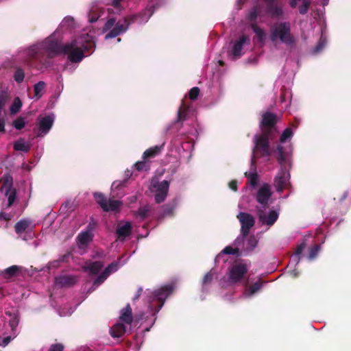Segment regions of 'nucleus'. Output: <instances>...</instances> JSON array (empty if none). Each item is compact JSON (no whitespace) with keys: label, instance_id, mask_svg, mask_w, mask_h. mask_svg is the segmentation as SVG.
<instances>
[{"label":"nucleus","instance_id":"obj_1","mask_svg":"<svg viewBox=\"0 0 351 351\" xmlns=\"http://www.w3.org/2000/svg\"><path fill=\"white\" fill-rule=\"evenodd\" d=\"M57 34L56 32L44 41L23 50L20 53V57L24 58L23 60L26 61L28 58L43 53L49 57L64 54L71 62H80L85 57V53L95 45L94 36L89 33H82L62 46L61 40L56 38Z\"/></svg>","mask_w":351,"mask_h":351},{"label":"nucleus","instance_id":"obj_2","mask_svg":"<svg viewBox=\"0 0 351 351\" xmlns=\"http://www.w3.org/2000/svg\"><path fill=\"white\" fill-rule=\"evenodd\" d=\"M276 119V115L271 112L264 114L260 123L263 134L260 136H254V147L251 160V167L249 172L245 173L248 178V182L252 186H255L258 181V175L254 162L255 159L258 157V152H261L262 156L265 157H268L271 154L269 149V140L272 139L276 135V130L274 128Z\"/></svg>","mask_w":351,"mask_h":351},{"label":"nucleus","instance_id":"obj_3","mask_svg":"<svg viewBox=\"0 0 351 351\" xmlns=\"http://www.w3.org/2000/svg\"><path fill=\"white\" fill-rule=\"evenodd\" d=\"M293 136V131L291 128L285 129L280 138V144L277 147L278 154V161L280 169L274 178V186L278 192H282L289 184L290 174L289 169L291 166V147H284L283 144L290 141Z\"/></svg>","mask_w":351,"mask_h":351},{"label":"nucleus","instance_id":"obj_4","mask_svg":"<svg viewBox=\"0 0 351 351\" xmlns=\"http://www.w3.org/2000/svg\"><path fill=\"white\" fill-rule=\"evenodd\" d=\"M247 235H239L233 243L226 246L215 258V263H228L231 262V256L238 258L252 251L258 245V239L254 235L245 240Z\"/></svg>","mask_w":351,"mask_h":351},{"label":"nucleus","instance_id":"obj_5","mask_svg":"<svg viewBox=\"0 0 351 351\" xmlns=\"http://www.w3.org/2000/svg\"><path fill=\"white\" fill-rule=\"evenodd\" d=\"M269 39L271 43L280 42L286 45H294L295 39L291 34V23L289 21H281L271 26Z\"/></svg>","mask_w":351,"mask_h":351},{"label":"nucleus","instance_id":"obj_6","mask_svg":"<svg viewBox=\"0 0 351 351\" xmlns=\"http://www.w3.org/2000/svg\"><path fill=\"white\" fill-rule=\"evenodd\" d=\"M173 290V286L169 285L162 286L154 291L149 292L148 294L150 293V295H147V302L149 303V308L153 312V316H155L160 311L165 304V300Z\"/></svg>","mask_w":351,"mask_h":351},{"label":"nucleus","instance_id":"obj_7","mask_svg":"<svg viewBox=\"0 0 351 351\" xmlns=\"http://www.w3.org/2000/svg\"><path fill=\"white\" fill-rule=\"evenodd\" d=\"M108 16H106L107 21L105 23L102 33H106L105 39H110L115 38L123 33H125L129 27V23L127 19H124L123 23L117 22L116 19L110 16V10L108 9Z\"/></svg>","mask_w":351,"mask_h":351},{"label":"nucleus","instance_id":"obj_8","mask_svg":"<svg viewBox=\"0 0 351 351\" xmlns=\"http://www.w3.org/2000/svg\"><path fill=\"white\" fill-rule=\"evenodd\" d=\"M306 247V243L305 241H302L298 245L291 256L292 261L299 262L304 258L306 261H313L318 256L321 250L319 245H315L309 248L306 253H304Z\"/></svg>","mask_w":351,"mask_h":351},{"label":"nucleus","instance_id":"obj_9","mask_svg":"<svg viewBox=\"0 0 351 351\" xmlns=\"http://www.w3.org/2000/svg\"><path fill=\"white\" fill-rule=\"evenodd\" d=\"M256 215L258 222L261 226H267V228L272 226L277 221L279 217V210L270 208L268 206L263 208H258Z\"/></svg>","mask_w":351,"mask_h":351},{"label":"nucleus","instance_id":"obj_10","mask_svg":"<svg viewBox=\"0 0 351 351\" xmlns=\"http://www.w3.org/2000/svg\"><path fill=\"white\" fill-rule=\"evenodd\" d=\"M248 269L246 265H231L227 271V282L229 285L241 283L246 277Z\"/></svg>","mask_w":351,"mask_h":351},{"label":"nucleus","instance_id":"obj_11","mask_svg":"<svg viewBox=\"0 0 351 351\" xmlns=\"http://www.w3.org/2000/svg\"><path fill=\"white\" fill-rule=\"evenodd\" d=\"M94 227L89 223L84 230L81 231L76 237V244L81 255L84 254L94 237Z\"/></svg>","mask_w":351,"mask_h":351},{"label":"nucleus","instance_id":"obj_12","mask_svg":"<svg viewBox=\"0 0 351 351\" xmlns=\"http://www.w3.org/2000/svg\"><path fill=\"white\" fill-rule=\"evenodd\" d=\"M169 188V183L166 180L162 182L152 180L149 190L154 194V199L156 203H161L165 200Z\"/></svg>","mask_w":351,"mask_h":351},{"label":"nucleus","instance_id":"obj_13","mask_svg":"<svg viewBox=\"0 0 351 351\" xmlns=\"http://www.w3.org/2000/svg\"><path fill=\"white\" fill-rule=\"evenodd\" d=\"M0 191L7 197L6 207H10L16 199V190L12 187V178L5 175L0 180Z\"/></svg>","mask_w":351,"mask_h":351},{"label":"nucleus","instance_id":"obj_14","mask_svg":"<svg viewBox=\"0 0 351 351\" xmlns=\"http://www.w3.org/2000/svg\"><path fill=\"white\" fill-rule=\"evenodd\" d=\"M33 228L34 226L29 219H22L16 223L15 231L23 240H27L32 239L34 236Z\"/></svg>","mask_w":351,"mask_h":351},{"label":"nucleus","instance_id":"obj_15","mask_svg":"<svg viewBox=\"0 0 351 351\" xmlns=\"http://www.w3.org/2000/svg\"><path fill=\"white\" fill-rule=\"evenodd\" d=\"M94 197L96 202L100 205L105 211H116L121 206V202L114 199H107L102 193H95Z\"/></svg>","mask_w":351,"mask_h":351},{"label":"nucleus","instance_id":"obj_16","mask_svg":"<svg viewBox=\"0 0 351 351\" xmlns=\"http://www.w3.org/2000/svg\"><path fill=\"white\" fill-rule=\"evenodd\" d=\"M250 37L243 34L232 43L231 55L234 59L240 58L243 53L244 47L250 45Z\"/></svg>","mask_w":351,"mask_h":351},{"label":"nucleus","instance_id":"obj_17","mask_svg":"<svg viewBox=\"0 0 351 351\" xmlns=\"http://www.w3.org/2000/svg\"><path fill=\"white\" fill-rule=\"evenodd\" d=\"M272 193L271 187L268 184H263L258 190L256 195V199L258 202V208H263L268 206Z\"/></svg>","mask_w":351,"mask_h":351},{"label":"nucleus","instance_id":"obj_18","mask_svg":"<svg viewBox=\"0 0 351 351\" xmlns=\"http://www.w3.org/2000/svg\"><path fill=\"white\" fill-rule=\"evenodd\" d=\"M55 119V116L53 114L51 113L45 117H38V132L37 134L38 136H44L46 135L53 125Z\"/></svg>","mask_w":351,"mask_h":351},{"label":"nucleus","instance_id":"obj_19","mask_svg":"<svg viewBox=\"0 0 351 351\" xmlns=\"http://www.w3.org/2000/svg\"><path fill=\"white\" fill-rule=\"evenodd\" d=\"M237 217L241 223V234L239 235H248L250 230L255 223L254 217L249 213L239 212Z\"/></svg>","mask_w":351,"mask_h":351},{"label":"nucleus","instance_id":"obj_20","mask_svg":"<svg viewBox=\"0 0 351 351\" xmlns=\"http://www.w3.org/2000/svg\"><path fill=\"white\" fill-rule=\"evenodd\" d=\"M144 313H141L134 317V321L138 322L140 320L144 319ZM119 319L123 324H131L134 320L132 315V309L130 304H128L124 308L121 310Z\"/></svg>","mask_w":351,"mask_h":351},{"label":"nucleus","instance_id":"obj_21","mask_svg":"<svg viewBox=\"0 0 351 351\" xmlns=\"http://www.w3.org/2000/svg\"><path fill=\"white\" fill-rule=\"evenodd\" d=\"M154 0H149L148 4L145 8V10L141 13L138 16H135L136 20L139 23H145L147 22L149 19L153 14L155 8L158 7L159 5L158 3H154Z\"/></svg>","mask_w":351,"mask_h":351},{"label":"nucleus","instance_id":"obj_22","mask_svg":"<svg viewBox=\"0 0 351 351\" xmlns=\"http://www.w3.org/2000/svg\"><path fill=\"white\" fill-rule=\"evenodd\" d=\"M77 282V278L75 276L73 275H61L55 278L56 286L63 287H71L75 285Z\"/></svg>","mask_w":351,"mask_h":351},{"label":"nucleus","instance_id":"obj_23","mask_svg":"<svg viewBox=\"0 0 351 351\" xmlns=\"http://www.w3.org/2000/svg\"><path fill=\"white\" fill-rule=\"evenodd\" d=\"M108 267H106L104 271H102L94 280L95 285L99 287L101 284H102L106 279L108 277V276L112 272L117 269V265H108Z\"/></svg>","mask_w":351,"mask_h":351},{"label":"nucleus","instance_id":"obj_24","mask_svg":"<svg viewBox=\"0 0 351 351\" xmlns=\"http://www.w3.org/2000/svg\"><path fill=\"white\" fill-rule=\"evenodd\" d=\"M132 225L129 221L120 223L117 229V234L119 239H124L126 237L129 236L131 233Z\"/></svg>","mask_w":351,"mask_h":351},{"label":"nucleus","instance_id":"obj_25","mask_svg":"<svg viewBox=\"0 0 351 351\" xmlns=\"http://www.w3.org/2000/svg\"><path fill=\"white\" fill-rule=\"evenodd\" d=\"M251 28L254 33L258 43H260L261 45H264L267 38L266 32L262 27L258 26L256 23L251 24Z\"/></svg>","mask_w":351,"mask_h":351},{"label":"nucleus","instance_id":"obj_26","mask_svg":"<svg viewBox=\"0 0 351 351\" xmlns=\"http://www.w3.org/2000/svg\"><path fill=\"white\" fill-rule=\"evenodd\" d=\"M299 1H301V4L298 6L299 12L301 14H305L308 10L311 0H289V5L292 8H295Z\"/></svg>","mask_w":351,"mask_h":351},{"label":"nucleus","instance_id":"obj_27","mask_svg":"<svg viewBox=\"0 0 351 351\" xmlns=\"http://www.w3.org/2000/svg\"><path fill=\"white\" fill-rule=\"evenodd\" d=\"M125 330L124 324L117 323L110 328V333L113 338H119L125 334Z\"/></svg>","mask_w":351,"mask_h":351},{"label":"nucleus","instance_id":"obj_28","mask_svg":"<svg viewBox=\"0 0 351 351\" xmlns=\"http://www.w3.org/2000/svg\"><path fill=\"white\" fill-rule=\"evenodd\" d=\"M265 282V281L259 279L258 281H256V282H254L253 284H252L251 285L247 287V288L245 289V294L247 296H251V295L256 293L258 291H259L261 290V289L263 287V285Z\"/></svg>","mask_w":351,"mask_h":351},{"label":"nucleus","instance_id":"obj_29","mask_svg":"<svg viewBox=\"0 0 351 351\" xmlns=\"http://www.w3.org/2000/svg\"><path fill=\"white\" fill-rule=\"evenodd\" d=\"M20 271V267L16 265H13L11 267H9L8 268L5 269L2 275L4 277V278L10 279L12 277L16 276Z\"/></svg>","mask_w":351,"mask_h":351},{"label":"nucleus","instance_id":"obj_30","mask_svg":"<svg viewBox=\"0 0 351 351\" xmlns=\"http://www.w3.org/2000/svg\"><path fill=\"white\" fill-rule=\"evenodd\" d=\"M29 148L30 144L23 138H19L14 143V149L16 151L27 152Z\"/></svg>","mask_w":351,"mask_h":351},{"label":"nucleus","instance_id":"obj_31","mask_svg":"<svg viewBox=\"0 0 351 351\" xmlns=\"http://www.w3.org/2000/svg\"><path fill=\"white\" fill-rule=\"evenodd\" d=\"M45 83L43 81H40L34 86V99L38 100L45 92Z\"/></svg>","mask_w":351,"mask_h":351},{"label":"nucleus","instance_id":"obj_32","mask_svg":"<svg viewBox=\"0 0 351 351\" xmlns=\"http://www.w3.org/2000/svg\"><path fill=\"white\" fill-rule=\"evenodd\" d=\"M102 266L103 265H85L83 269L90 275H96L101 270Z\"/></svg>","mask_w":351,"mask_h":351},{"label":"nucleus","instance_id":"obj_33","mask_svg":"<svg viewBox=\"0 0 351 351\" xmlns=\"http://www.w3.org/2000/svg\"><path fill=\"white\" fill-rule=\"evenodd\" d=\"M162 147L163 145H156L154 147L149 148L143 153V158H146L149 157H153L157 155L161 151Z\"/></svg>","mask_w":351,"mask_h":351},{"label":"nucleus","instance_id":"obj_34","mask_svg":"<svg viewBox=\"0 0 351 351\" xmlns=\"http://www.w3.org/2000/svg\"><path fill=\"white\" fill-rule=\"evenodd\" d=\"M162 147L163 145H156L154 147L149 148L143 153V158H146L149 157H153L157 155L161 151Z\"/></svg>","mask_w":351,"mask_h":351},{"label":"nucleus","instance_id":"obj_35","mask_svg":"<svg viewBox=\"0 0 351 351\" xmlns=\"http://www.w3.org/2000/svg\"><path fill=\"white\" fill-rule=\"evenodd\" d=\"M259 14V9L257 7L252 8L247 15V19L251 22V24L256 23L257 17Z\"/></svg>","mask_w":351,"mask_h":351},{"label":"nucleus","instance_id":"obj_36","mask_svg":"<svg viewBox=\"0 0 351 351\" xmlns=\"http://www.w3.org/2000/svg\"><path fill=\"white\" fill-rule=\"evenodd\" d=\"M151 211V207L149 205H145L141 206L138 210L137 211V216L140 217L141 219L149 216V213Z\"/></svg>","mask_w":351,"mask_h":351},{"label":"nucleus","instance_id":"obj_37","mask_svg":"<svg viewBox=\"0 0 351 351\" xmlns=\"http://www.w3.org/2000/svg\"><path fill=\"white\" fill-rule=\"evenodd\" d=\"M22 106V102L19 97H16L10 106V110L11 114H16L19 111Z\"/></svg>","mask_w":351,"mask_h":351},{"label":"nucleus","instance_id":"obj_38","mask_svg":"<svg viewBox=\"0 0 351 351\" xmlns=\"http://www.w3.org/2000/svg\"><path fill=\"white\" fill-rule=\"evenodd\" d=\"M269 12L272 17H280L283 15V10L282 7L274 5L269 8Z\"/></svg>","mask_w":351,"mask_h":351},{"label":"nucleus","instance_id":"obj_39","mask_svg":"<svg viewBox=\"0 0 351 351\" xmlns=\"http://www.w3.org/2000/svg\"><path fill=\"white\" fill-rule=\"evenodd\" d=\"M10 219L11 217L10 215L4 213H0V228H6Z\"/></svg>","mask_w":351,"mask_h":351},{"label":"nucleus","instance_id":"obj_40","mask_svg":"<svg viewBox=\"0 0 351 351\" xmlns=\"http://www.w3.org/2000/svg\"><path fill=\"white\" fill-rule=\"evenodd\" d=\"M26 122L23 117H18L16 119L12 125L16 130H21L25 126Z\"/></svg>","mask_w":351,"mask_h":351},{"label":"nucleus","instance_id":"obj_41","mask_svg":"<svg viewBox=\"0 0 351 351\" xmlns=\"http://www.w3.org/2000/svg\"><path fill=\"white\" fill-rule=\"evenodd\" d=\"M213 276L214 273L213 271V269L206 273L202 279V286H205L210 284L213 279Z\"/></svg>","mask_w":351,"mask_h":351},{"label":"nucleus","instance_id":"obj_42","mask_svg":"<svg viewBox=\"0 0 351 351\" xmlns=\"http://www.w3.org/2000/svg\"><path fill=\"white\" fill-rule=\"evenodd\" d=\"M326 39L322 36L319 43L313 49V53L315 54L320 52L326 45Z\"/></svg>","mask_w":351,"mask_h":351},{"label":"nucleus","instance_id":"obj_43","mask_svg":"<svg viewBox=\"0 0 351 351\" xmlns=\"http://www.w3.org/2000/svg\"><path fill=\"white\" fill-rule=\"evenodd\" d=\"M24 77V72L21 69H17L14 75V80L18 83L22 82L23 81Z\"/></svg>","mask_w":351,"mask_h":351},{"label":"nucleus","instance_id":"obj_44","mask_svg":"<svg viewBox=\"0 0 351 351\" xmlns=\"http://www.w3.org/2000/svg\"><path fill=\"white\" fill-rule=\"evenodd\" d=\"M199 93V89L197 87H193L189 91V98L191 100H195L197 99Z\"/></svg>","mask_w":351,"mask_h":351},{"label":"nucleus","instance_id":"obj_45","mask_svg":"<svg viewBox=\"0 0 351 351\" xmlns=\"http://www.w3.org/2000/svg\"><path fill=\"white\" fill-rule=\"evenodd\" d=\"M174 208H175L174 206L165 205L163 207V211L162 213V216L166 217V216L170 215L173 213Z\"/></svg>","mask_w":351,"mask_h":351},{"label":"nucleus","instance_id":"obj_46","mask_svg":"<svg viewBox=\"0 0 351 351\" xmlns=\"http://www.w3.org/2000/svg\"><path fill=\"white\" fill-rule=\"evenodd\" d=\"M73 24V19L71 16H66L62 22L61 23L62 27H69Z\"/></svg>","mask_w":351,"mask_h":351},{"label":"nucleus","instance_id":"obj_47","mask_svg":"<svg viewBox=\"0 0 351 351\" xmlns=\"http://www.w3.org/2000/svg\"><path fill=\"white\" fill-rule=\"evenodd\" d=\"M64 346L60 343L52 344L49 348L48 351H63Z\"/></svg>","mask_w":351,"mask_h":351},{"label":"nucleus","instance_id":"obj_48","mask_svg":"<svg viewBox=\"0 0 351 351\" xmlns=\"http://www.w3.org/2000/svg\"><path fill=\"white\" fill-rule=\"evenodd\" d=\"M19 322V319L17 316H14L9 322V325L12 331H14L17 327Z\"/></svg>","mask_w":351,"mask_h":351},{"label":"nucleus","instance_id":"obj_49","mask_svg":"<svg viewBox=\"0 0 351 351\" xmlns=\"http://www.w3.org/2000/svg\"><path fill=\"white\" fill-rule=\"evenodd\" d=\"M134 167L135 168L138 170V171H143V170H147V165L145 162L144 161H140V162H137L135 165H134Z\"/></svg>","mask_w":351,"mask_h":351},{"label":"nucleus","instance_id":"obj_50","mask_svg":"<svg viewBox=\"0 0 351 351\" xmlns=\"http://www.w3.org/2000/svg\"><path fill=\"white\" fill-rule=\"evenodd\" d=\"M73 261V255L71 253H66L65 254L61 260H60V262L62 263H69L70 261Z\"/></svg>","mask_w":351,"mask_h":351},{"label":"nucleus","instance_id":"obj_51","mask_svg":"<svg viewBox=\"0 0 351 351\" xmlns=\"http://www.w3.org/2000/svg\"><path fill=\"white\" fill-rule=\"evenodd\" d=\"M12 337L10 336L3 338L0 342V346L5 347L11 341Z\"/></svg>","mask_w":351,"mask_h":351},{"label":"nucleus","instance_id":"obj_52","mask_svg":"<svg viewBox=\"0 0 351 351\" xmlns=\"http://www.w3.org/2000/svg\"><path fill=\"white\" fill-rule=\"evenodd\" d=\"M100 12H101V14H99V15H97L96 16L89 17L88 21L91 23L97 21L98 20V19L101 18L102 16V15H104V11H100Z\"/></svg>","mask_w":351,"mask_h":351},{"label":"nucleus","instance_id":"obj_53","mask_svg":"<svg viewBox=\"0 0 351 351\" xmlns=\"http://www.w3.org/2000/svg\"><path fill=\"white\" fill-rule=\"evenodd\" d=\"M142 292H143V288L142 287H139L138 289V290H137L136 293L135 294V295L133 298V301L134 302H135V301H136L137 300L139 299L140 296L142 294Z\"/></svg>","mask_w":351,"mask_h":351},{"label":"nucleus","instance_id":"obj_54","mask_svg":"<svg viewBox=\"0 0 351 351\" xmlns=\"http://www.w3.org/2000/svg\"><path fill=\"white\" fill-rule=\"evenodd\" d=\"M123 185V183L121 182H119V181H115L112 183V189H118L119 186H122Z\"/></svg>","mask_w":351,"mask_h":351},{"label":"nucleus","instance_id":"obj_55","mask_svg":"<svg viewBox=\"0 0 351 351\" xmlns=\"http://www.w3.org/2000/svg\"><path fill=\"white\" fill-rule=\"evenodd\" d=\"M229 186L230 188L233 190V191H237V182L236 181H231L230 183H229Z\"/></svg>","mask_w":351,"mask_h":351},{"label":"nucleus","instance_id":"obj_56","mask_svg":"<svg viewBox=\"0 0 351 351\" xmlns=\"http://www.w3.org/2000/svg\"><path fill=\"white\" fill-rule=\"evenodd\" d=\"M5 121L4 119L0 120V132H3L5 130Z\"/></svg>","mask_w":351,"mask_h":351},{"label":"nucleus","instance_id":"obj_57","mask_svg":"<svg viewBox=\"0 0 351 351\" xmlns=\"http://www.w3.org/2000/svg\"><path fill=\"white\" fill-rule=\"evenodd\" d=\"M97 287H98L97 285H95V283L93 282L92 286L88 289V293H90L93 291H94Z\"/></svg>","mask_w":351,"mask_h":351},{"label":"nucleus","instance_id":"obj_58","mask_svg":"<svg viewBox=\"0 0 351 351\" xmlns=\"http://www.w3.org/2000/svg\"><path fill=\"white\" fill-rule=\"evenodd\" d=\"M104 256V252H97L95 253V254L93 256L94 258L98 257L101 258Z\"/></svg>","mask_w":351,"mask_h":351},{"label":"nucleus","instance_id":"obj_59","mask_svg":"<svg viewBox=\"0 0 351 351\" xmlns=\"http://www.w3.org/2000/svg\"><path fill=\"white\" fill-rule=\"evenodd\" d=\"M182 110H183V107L181 106L178 110V119L179 120H181L182 119Z\"/></svg>","mask_w":351,"mask_h":351},{"label":"nucleus","instance_id":"obj_60","mask_svg":"<svg viewBox=\"0 0 351 351\" xmlns=\"http://www.w3.org/2000/svg\"><path fill=\"white\" fill-rule=\"evenodd\" d=\"M328 3V0H323V5H326Z\"/></svg>","mask_w":351,"mask_h":351},{"label":"nucleus","instance_id":"obj_61","mask_svg":"<svg viewBox=\"0 0 351 351\" xmlns=\"http://www.w3.org/2000/svg\"><path fill=\"white\" fill-rule=\"evenodd\" d=\"M245 0H237V3L242 4L245 2Z\"/></svg>","mask_w":351,"mask_h":351},{"label":"nucleus","instance_id":"obj_62","mask_svg":"<svg viewBox=\"0 0 351 351\" xmlns=\"http://www.w3.org/2000/svg\"><path fill=\"white\" fill-rule=\"evenodd\" d=\"M293 276L296 277L298 276V274L295 272V270L293 269Z\"/></svg>","mask_w":351,"mask_h":351},{"label":"nucleus","instance_id":"obj_63","mask_svg":"<svg viewBox=\"0 0 351 351\" xmlns=\"http://www.w3.org/2000/svg\"><path fill=\"white\" fill-rule=\"evenodd\" d=\"M348 195L347 193H345L344 195H343V199L346 197V196Z\"/></svg>","mask_w":351,"mask_h":351},{"label":"nucleus","instance_id":"obj_64","mask_svg":"<svg viewBox=\"0 0 351 351\" xmlns=\"http://www.w3.org/2000/svg\"><path fill=\"white\" fill-rule=\"evenodd\" d=\"M120 41H121V38H117V43H119Z\"/></svg>","mask_w":351,"mask_h":351}]
</instances>
